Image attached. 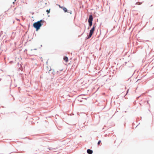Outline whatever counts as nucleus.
<instances>
[{
	"mask_svg": "<svg viewBox=\"0 0 154 154\" xmlns=\"http://www.w3.org/2000/svg\"><path fill=\"white\" fill-rule=\"evenodd\" d=\"M63 60L66 62H67L68 61V58L66 56L64 57Z\"/></svg>",
	"mask_w": 154,
	"mask_h": 154,
	"instance_id": "nucleus-5",
	"label": "nucleus"
},
{
	"mask_svg": "<svg viewBox=\"0 0 154 154\" xmlns=\"http://www.w3.org/2000/svg\"><path fill=\"white\" fill-rule=\"evenodd\" d=\"M46 11L48 12V13H50V10H47Z\"/></svg>",
	"mask_w": 154,
	"mask_h": 154,
	"instance_id": "nucleus-9",
	"label": "nucleus"
},
{
	"mask_svg": "<svg viewBox=\"0 0 154 154\" xmlns=\"http://www.w3.org/2000/svg\"><path fill=\"white\" fill-rule=\"evenodd\" d=\"M49 150H50L51 149H48Z\"/></svg>",
	"mask_w": 154,
	"mask_h": 154,
	"instance_id": "nucleus-11",
	"label": "nucleus"
},
{
	"mask_svg": "<svg viewBox=\"0 0 154 154\" xmlns=\"http://www.w3.org/2000/svg\"><path fill=\"white\" fill-rule=\"evenodd\" d=\"M93 17L92 15L89 16V18L88 19V21L89 23V26H91L92 25V22L93 21Z\"/></svg>",
	"mask_w": 154,
	"mask_h": 154,
	"instance_id": "nucleus-3",
	"label": "nucleus"
},
{
	"mask_svg": "<svg viewBox=\"0 0 154 154\" xmlns=\"http://www.w3.org/2000/svg\"><path fill=\"white\" fill-rule=\"evenodd\" d=\"M87 152L89 154H92L93 153V151L90 149H88L87 150Z\"/></svg>",
	"mask_w": 154,
	"mask_h": 154,
	"instance_id": "nucleus-4",
	"label": "nucleus"
},
{
	"mask_svg": "<svg viewBox=\"0 0 154 154\" xmlns=\"http://www.w3.org/2000/svg\"><path fill=\"white\" fill-rule=\"evenodd\" d=\"M42 22L43 23L44 22V21H43L42 20H41L33 24V27L36 29L37 30H38V29H40V27L42 26Z\"/></svg>",
	"mask_w": 154,
	"mask_h": 154,
	"instance_id": "nucleus-1",
	"label": "nucleus"
},
{
	"mask_svg": "<svg viewBox=\"0 0 154 154\" xmlns=\"http://www.w3.org/2000/svg\"><path fill=\"white\" fill-rule=\"evenodd\" d=\"M101 140H99V141L98 142V143H97V144H98V145H99L100 144V143H101Z\"/></svg>",
	"mask_w": 154,
	"mask_h": 154,
	"instance_id": "nucleus-8",
	"label": "nucleus"
},
{
	"mask_svg": "<svg viewBox=\"0 0 154 154\" xmlns=\"http://www.w3.org/2000/svg\"><path fill=\"white\" fill-rule=\"evenodd\" d=\"M95 26H94V25L93 26V28L90 30L88 38H90L91 37V36L93 34V33L94 32L95 30Z\"/></svg>",
	"mask_w": 154,
	"mask_h": 154,
	"instance_id": "nucleus-2",
	"label": "nucleus"
},
{
	"mask_svg": "<svg viewBox=\"0 0 154 154\" xmlns=\"http://www.w3.org/2000/svg\"><path fill=\"white\" fill-rule=\"evenodd\" d=\"M61 8L63 9V11L65 12H67V9L66 8H65L64 7H61Z\"/></svg>",
	"mask_w": 154,
	"mask_h": 154,
	"instance_id": "nucleus-6",
	"label": "nucleus"
},
{
	"mask_svg": "<svg viewBox=\"0 0 154 154\" xmlns=\"http://www.w3.org/2000/svg\"><path fill=\"white\" fill-rule=\"evenodd\" d=\"M59 7L60 8H61V7H61L60 5H59Z\"/></svg>",
	"mask_w": 154,
	"mask_h": 154,
	"instance_id": "nucleus-10",
	"label": "nucleus"
},
{
	"mask_svg": "<svg viewBox=\"0 0 154 154\" xmlns=\"http://www.w3.org/2000/svg\"><path fill=\"white\" fill-rule=\"evenodd\" d=\"M142 2H137L136 3V4L137 5H140L142 4Z\"/></svg>",
	"mask_w": 154,
	"mask_h": 154,
	"instance_id": "nucleus-7",
	"label": "nucleus"
}]
</instances>
